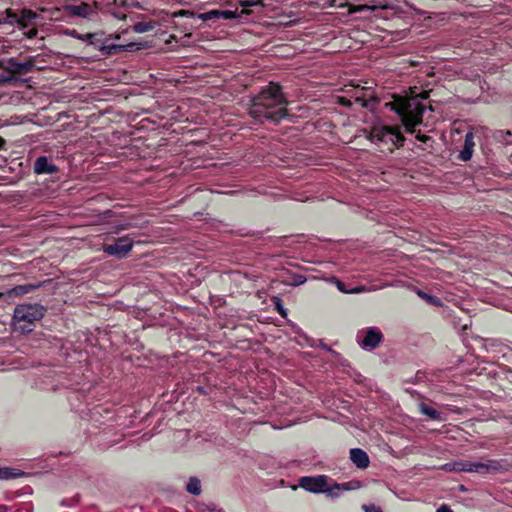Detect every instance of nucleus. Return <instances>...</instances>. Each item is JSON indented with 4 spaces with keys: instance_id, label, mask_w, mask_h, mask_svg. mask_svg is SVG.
<instances>
[{
    "instance_id": "nucleus-1",
    "label": "nucleus",
    "mask_w": 512,
    "mask_h": 512,
    "mask_svg": "<svg viewBox=\"0 0 512 512\" xmlns=\"http://www.w3.org/2000/svg\"><path fill=\"white\" fill-rule=\"evenodd\" d=\"M289 101L283 87L277 82H269L261 87L260 91L251 98L248 115L257 124L277 125L290 118L287 109Z\"/></svg>"
},
{
    "instance_id": "nucleus-2",
    "label": "nucleus",
    "mask_w": 512,
    "mask_h": 512,
    "mask_svg": "<svg viewBox=\"0 0 512 512\" xmlns=\"http://www.w3.org/2000/svg\"><path fill=\"white\" fill-rule=\"evenodd\" d=\"M385 108L395 112L401 119L407 133H415V127L422 124L425 105L416 97L393 95Z\"/></svg>"
},
{
    "instance_id": "nucleus-3",
    "label": "nucleus",
    "mask_w": 512,
    "mask_h": 512,
    "mask_svg": "<svg viewBox=\"0 0 512 512\" xmlns=\"http://www.w3.org/2000/svg\"><path fill=\"white\" fill-rule=\"evenodd\" d=\"M240 5L242 9L239 10L238 7L235 9H211L209 11L195 14L189 10H180L179 12H175L173 14L174 18L183 17L189 20H201L203 22H211V24H218L222 21H229L241 18L243 15H248L249 11L246 9L253 5L252 1H241Z\"/></svg>"
},
{
    "instance_id": "nucleus-4",
    "label": "nucleus",
    "mask_w": 512,
    "mask_h": 512,
    "mask_svg": "<svg viewBox=\"0 0 512 512\" xmlns=\"http://www.w3.org/2000/svg\"><path fill=\"white\" fill-rule=\"evenodd\" d=\"M46 313V308L38 303L19 304L14 309L13 325L16 331L27 334L33 331L35 323Z\"/></svg>"
},
{
    "instance_id": "nucleus-5",
    "label": "nucleus",
    "mask_w": 512,
    "mask_h": 512,
    "mask_svg": "<svg viewBox=\"0 0 512 512\" xmlns=\"http://www.w3.org/2000/svg\"><path fill=\"white\" fill-rule=\"evenodd\" d=\"M369 139L376 144L387 146V149L390 151L402 147L405 142V137L400 127L388 125L374 127L370 133Z\"/></svg>"
},
{
    "instance_id": "nucleus-6",
    "label": "nucleus",
    "mask_w": 512,
    "mask_h": 512,
    "mask_svg": "<svg viewBox=\"0 0 512 512\" xmlns=\"http://www.w3.org/2000/svg\"><path fill=\"white\" fill-rule=\"evenodd\" d=\"M36 60L34 57H27L20 62L17 58H9L2 62L3 70L10 74V77L4 78L3 81L9 82L16 76H22L30 73L35 67Z\"/></svg>"
},
{
    "instance_id": "nucleus-7",
    "label": "nucleus",
    "mask_w": 512,
    "mask_h": 512,
    "mask_svg": "<svg viewBox=\"0 0 512 512\" xmlns=\"http://www.w3.org/2000/svg\"><path fill=\"white\" fill-rule=\"evenodd\" d=\"M100 5H104L101 0H94L92 3L81 2L78 4H66L63 9L67 16L91 19L97 14Z\"/></svg>"
},
{
    "instance_id": "nucleus-8",
    "label": "nucleus",
    "mask_w": 512,
    "mask_h": 512,
    "mask_svg": "<svg viewBox=\"0 0 512 512\" xmlns=\"http://www.w3.org/2000/svg\"><path fill=\"white\" fill-rule=\"evenodd\" d=\"M134 241L128 235L114 239L112 243H103L102 251L108 256L125 258L132 250Z\"/></svg>"
},
{
    "instance_id": "nucleus-9",
    "label": "nucleus",
    "mask_w": 512,
    "mask_h": 512,
    "mask_svg": "<svg viewBox=\"0 0 512 512\" xmlns=\"http://www.w3.org/2000/svg\"><path fill=\"white\" fill-rule=\"evenodd\" d=\"M474 473L481 475L507 472L512 467L506 459H488L486 462H475Z\"/></svg>"
},
{
    "instance_id": "nucleus-10",
    "label": "nucleus",
    "mask_w": 512,
    "mask_h": 512,
    "mask_svg": "<svg viewBox=\"0 0 512 512\" xmlns=\"http://www.w3.org/2000/svg\"><path fill=\"white\" fill-rule=\"evenodd\" d=\"M298 484L304 490L318 494L328 491V476H303L299 479Z\"/></svg>"
},
{
    "instance_id": "nucleus-11",
    "label": "nucleus",
    "mask_w": 512,
    "mask_h": 512,
    "mask_svg": "<svg viewBox=\"0 0 512 512\" xmlns=\"http://www.w3.org/2000/svg\"><path fill=\"white\" fill-rule=\"evenodd\" d=\"M87 37L90 44L98 48L103 55H115L121 51H124L123 45L109 43V39L107 38L105 40H102L101 36L96 33L88 34Z\"/></svg>"
},
{
    "instance_id": "nucleus-12",
    "label": "nucleus",
    "mask_w": 512,
    "mask_h": 512,
    "mask_svg": "<svg viewBox=\"0 0 512 512\" xmlns=\"http://www.w3.org/2000/svg\"><path fill=\"white\" fill-rule=\"evenodd\" d=\"M364 337L361 340V345L365 348H376L383 339L382 332L376 327H369L364 331Z\"/></svg>"
},
{
    "instance_id": "nucleus-13",
    "label": "nucleus",
    "mask_w": 512,
    "mask_h": 512,
    "mask_svg": "<svg viewBox=\"0 0 512 512\" xmlns=\"http://www.w3.org/2000/svg\"><path fill=\"white\" fill-rule=\"evenodd\" d=\"M34 172L38 175L41 174H54L58 172L59 168L46 156H40L35 160Z\"/></svg>"
},
{
    "instance_id": "nucleus-14",
    "label": "nucleus",
    "mask_w": 512,
    "mask_h": 512,
    "mask_svg": "<svg viewBox=\"0 0 512 512\" xmlns=\"http://www.w3.org/2000/svg\"><path fill=\"white\" fill-rule=\"evenodd\" d=\"M350 459L359 469H366L370 464L368 454L361 448L351 449Z\"/></svg>"
},
{
    "instance_id": "nucleus-15",
    "label": "nucleus",
    "mask_w": 512,
    "mask_h": 512,
    "mask_svg": "<svg viewBox=\"0 0 512 512\" xmlns=\"http://www.w3.org/2000/svg\"><path fill=\"white\" fill-rule=\"evenodd\" d=\"M38 14L30 9H22L19 11V22L18 27L21 29L29 28L36 25V19Z\"/></svg>"
},
{
    "instance_id": "nucleus-16",
    "label": "nucleus",
    "mask_w": 512,
    "mask_h": 512,
    "mask_svg": "<svg viewBox=\"0 0 512 512\" xmlns=\"http://www.w3.org/2000/svg\"><path fill=\"white\" fill-rule=\"evenodd\" d=\"M475 142L474 135L472 132H468L465 135L464 146L458 155V159L461 161L467 162L471 159L473 150H474Z\"/></svg>"
},
{
    "instance_id": "nucleus-17",
    "label": "nucleus",
    "mask_w": 512,
    "mask_h": 512,
    "mask_svg": "<svg viewBox=\"0 0 512 512\" xmlns=\"http://www.w3.org/2000/svg\"><path fill=\"white\" fill-rule=\"evenodd\" d=\"M19 22V11H14L12 9H6L3 13L0 14V25L1 24H11L18 25Z\"/></svg>"
},
{
    "instance_id": "nucleus-18",
    "label": "nucleus",
    "mask_w": 512,
    "mask_h": 512,
    "mask_svg": "<svg viewBox=\"0 0 512 512\" xmlns=\"http://www.w3.org/2000/svg\"><path fill=\"white\" fill-rule=\"evenodd\" d=\"M34 289H35V286L30 285V284L17 285L8 291V295L10 297H20V296H23L25 294L32 292Z\"/></svg>"
},
{
    "instance_id": "nucleus-19",
    "label": "nucleus",
    "mask_w": 512,
    "mask_h": 512,
    "mask_svg": "<svg viewBox=\"0 0 512 512\" xmlns=\"http://www.w3.org/2000/svg\"><path fill=\"white\" fill-rule=\"evenodd\" d=\"M24 472L10 468V467H0V480H10L15 479L22 476Z\"/></svg>"
},
{
    "instance_id": "nucleus-20",
    "label": "nucleus",
    "mask_w": 512,
    "mask_h": 512,
    "mask_svg": "<svg viewBox=\"0 0 512 512\" xmlns=\"http://www.w3.org/2000/svg\"><path fill=\"white\" fill-rule=\"evenodd\" d=\"M368 92L369 90L365 87H361V88H356L355 89V101L357 103H359L362 107H365L367 108L368 107V100H369V95H368Z\"/></svg>"
},
{
    "instance_id": "nucleus-21",
    "label": "nucleus",
    "mask_w": 512,
    "mask_h": 512,
    "mask_svg": "<svg viewBox=\"0 0 512 512\" xmlns=\"http://www.w3.org/2000/svg\"><path fill=\"white\" fill-rule=\"evenodd\" d=\"M419 411L431 420H441L440 412L425 403L419 404Z\"/></svg>"
},
{
    "instance_id": "nucleus-22",
    "label": "nucleus",
    "mask_w": 512,
    "mask_h": 512,
    "mask_svg": "<svg viewBox=\"0 0 512 512\" xmlns=\"http://www.w3.org/2000/svg\"><path fill=\"white\" fill-rule=\"evenodd\" d=\"M156 26V23L154 21H140L134 24L133 30L136 33H146L153 31Z\"/></svg>"
},
{
    "instance_id": "nucleus-23",
    "label": "nucleus",
    "mask_w": 512,
    "mask_h": 512,
    "mask_svg": "<svg viewBox=\"0 0 512 512\" xmlns=\"http://www.w3.org/2000/svg\"><path fill=\"white\" fill-rule=\"evenodd\" d=\"M187 492L192 495H199L201 493V482L197 477H191L186 486Z\"/></svg>"
},
{
    "instance_id": "nucleus-24",
    "label": "nucleus",
    "mask_w": 512,
    "mask_h": 512,
    "mask_svg": "<svg viewBox=\"0 0 512 512\" xmlns=\"http://www.w3.org/2000/svg\"><path fill=\"white\" fill-rule=\"evenodd\" d=\"M474 464L475 462L471 461H461L455 462L453 464V468L451 470L461 471V472H474Z\"/></svg>"
},
{
    "instance_id": "nucleus-25",
    "label": "nucleus",
    "mask_w": 512,
    "mask_h": 512,
    "mask_svg": "<svg viewBox=\"0 0 512 512\" xmlns=\"http://www.w3.org/2000/svg\"><path fill=\"white\" fill-rule=\"evenodd\" d=\"M359 487H360L359 481L348 482V483H334V485H333V489L346 490V491L355 489V488H359Z\"/></svg>"
},
{
    "instance_id": "nucleus-26",
    "label": "nucleus",
    "mask_w": 512,
    "mask_h": 512,
    "mask_svg": "<svg viewBox=\"0 0 512 512\" xmlns=\"http://www.w3.org/2000/svg\"><path fill=\"white\" fill-rule=\"evenodd\" d=\"M417 295L423 299V300H426L427 302H430V303H433V304H438V299L422 290H418L417 291Z\"/></svg>"
},
{
    "instance_id": "nucleus-27",
    "label": "nucleus",
    "mask_w": 512,
    "mask_h": 512,
    "mask_svg": "<svg viewBox=\"0 0 512 512\" xmlns=\"http://www.w3.org/2000/svg\"><path fill=\"white\" fill-rule=\"evenodd\" d=\"M104 5H116V6H127L128 0H101Z\"/></svg>"
},
{
    "instance_id": "nucleus-28",
    "label": "nucleus",
    "mask_w": 512,
    "mask_h": 512,
    "mask_svg": "<svg viewBox=\"0 0 512 512\" xmlns=\"http://www.w3.org/2000/svg\"><path fill=\"white\" fill-rule=\"evenodd\" d=\"M27 30L24 32V35L26 36V38L28 39H33L37 36L38 34V29L36 27V25H33L29 28H26Z\"/></svg>"
},
{
    "instance_id": "nucleus-29",
    "label": "nucleus",
    "mask_w": 512,
    "mask_h": 512,
    "mask_svg": "<svg viewBox=\"0 0 512 512\" xmlns=\"http://www.w3.org/2000/svg\"><path fill=\"white\" fill-rule=\"evenodd\" d=\"M416 139L420 142L427 144L428 142H433V139L430 136L422 134L420 131L416 134Z\"/></svg>"
},
{
    "instance_id": "nucleus-30",
    "label": "nucleus",
    "mask_w": 512,
    "mask_h": 512,
    "mask_svg": "<svg viewBox=\"0 0 512 512\" xmlns=\"http://www.w3.org/2000/svg\"><path fill=\"white\" fill-rule=\"evenodd\" d=\"M306 282V277L301 274H296L293 278V285H302Z\"/></svg>"
},
{
    "instance_id": "nucleus-31",
    "label": "nucleus",
    "mask_w": 512,
    "mask_h": 512,
    "mask_svg": "<svg viewBox=\"0 0 512 512\" xmlns=\"http://www.w3.org/2000/svg\"><path fill=\"white\" fill-rule=\"evenodd\" d=\"M365 512H382V510L376 506H365Z\"/></svg>"
},
{
    "instance_id": "nucleus-32",
    "label": "nucleus",
    "mask_w": 512,
    "mask_h": 512,
    "mask_svg": "<svg viewBox=\"0 0 512 512\" xmlns=\"http://www.w3.org/2000/svg\"><path fill=\"white\" fill-rule=\"evenodd\" d=\"M436 512H454L449 506L447 505H442L440 506Z\"/></svg>"
},
{
    "instance_id": "nucleus-33",
    "label": "nucleus",
    "mask_w": 512,
    "mask_h": 512,
    "mask_svg": "<svg viewBox=\"0 0 512 512\" xmlns=\"http://www.w3.org/2000/svg\"><path fill=\"white\" fill-rule=\"evenodd\" d=\"M339 103L341 105H344V106H350L351 105V101L345 97H341L340 100H339Z\"/></svg>"
},
{
    "instance_id": "nucleus-34",
    "label": "nucleus",
    "mask_w": 512,
    "mask_h": 512,
    "mask_svg": "<svg viewBox=\"0 0 512 512\" xmlns=\"http://www.w3.org/2000/svg\"><path fill=\"white\" fill-rule=\"evenodd\" d=\"M344 286H345V285H344V283H343V282H341V281L337 280V287H338V289H339L341 292H344V293H345V292H347V291L345 290Z\"/></svg>"
},
{
    "instance_id": "nucleus-35",
    "label": "nucleus",
    "mask_w": 512,
    "mask_h": 512,
    "mask_svg": "<svg viewBox=\"0 0 512 512\" xmlns=\"http://www.w3.org/2000/svg\"><path fill=\"white\" fill-rule=\"evenodd\" d=\"M10 508L6 505H0V512H8Z\"/></svg>"
},
{
    "instance_id": "nucleus-36",
    "label": "nucleus",
    "mask_w": 512,
    "mask_h": 512,
    "mask_svg": "<svg viewBox=\"0 0 512 512\" xmlns=\"http://www.w3.org/2000/svg\"><path fill=\"white\" fill-rule=\"evenodd\" d=\"M5 144H6L5 139H3L2 137H0V150L4 148Z\"/></svg>"
},
{
    "instance_id": "nucleus-37",
    "label": "nucleus",
    "mask_w": 512,
    "mask_h": 512,
    "mask_svg": "<svg viewBox=\"0 0 512 512\" xmlns=\"http://www.w3.org/2000/svg\"><path fill=\"white\" fill-rule=\"evenodd\" d=\"M278 312L284 316L285 315V312H284V309L282 308V306L278 305Z\"/></svg>"
}]
</instances>
